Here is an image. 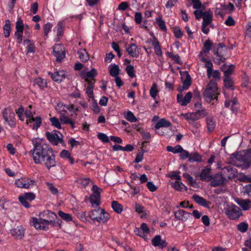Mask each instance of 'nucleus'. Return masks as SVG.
<instances>
[{
  "label": "nucleus",
  "instance_id": "obj_10",
  "mask_svg": "<svg viewBox=\"0 0 251 251\" xmlns=\"http://www.w3.org/2000/svg\"><path fill=\"white\" fill-rule=\"evenodd\" d=\"M15 184L18 188L30 189L32 188L33 186L36 185V182L35 180L28 177H24L16 179L15 182Z\"/></svg>",
  "mask_w": 251,
  "mask_h": 251
},
{
  "label": "nucleus",
  "instance_id": "obj_64",
  "mask_svg": "<svg viewBox=\"0 0 251 251\" xmlns=\"http://www.w3.org/2000/svg\"><path fill=\"white\" fill-rule=\"evenodd\" d=\"M225 24L228 26H233L235 25V22L231 16H229L226 20Z\"/></svg>",
  "mask_w": 251,
  "mask_h": 251
},
{
  "label": "nucleus",
  "instance_id": "obj_13",
  "mask_svg": "<svg viewBox=\"0 0 251 251\" xmlns=\"http://www.w3.org/2000/svg\"><path fill=\"white\" fill-rule=\"evenodd\" d=\"M181 75L183 85L182 86H179L177 88V90L180 93H182L185 90L188 89L191 84V78L188 72H184Z\"/></svg>",
  "mask_w": 251,
  "mask_h": 251
},
{
  "label": "nucleus",
  "instance_id": "obj_20",
  "mask_svg": "<svg viewBox=\"0 0 251 251\" xmlns=\"http://www.w3.org/2000/svg\"><path fill=\"white\" fill-rule=\"evenodd\" d=\"M231 157H232V158H235L237 160L245 163V167L247 168V160L246 151H241L232 153Z\"/></svg>",
  "mask_w": 251,
  "mask_h": 251
},
{
  "label": "nucleus",
  "instance_id": "obj_18",
  "mask_svg": "<svg viewBox=\"0 0 251 251\" xmlns=\"http://www.w3.org/2000/svg\"><path fill=\"white\" fill-rule=\"evenodd\" d=\"M66 26V23L64 21H61L58 22L57 25L55 27L54 30H57V33L56 37L55 38V42H58L60 40V38L64 34V30Z\"/></svg>",
  "mask_w": 251,
  "mask_h": 251
},
{
  "label": "nucleus",
  "instance_id": "obj_32",
  "mask_svg": "<svg viewBox=\"0 0 251 251\" xmlns=\"http://www.w3.org/2000/svg\"><path fill=\"white\" fill-rule=\"evenodd\" d=\"M237 203L244 210H247L251 207V201L249 199L238 200Z\"/></svg>",
  "mask_w": 251,
  "mask_h": 251
},
{
  "label": "nucleus",
  "instance_id": "obj_44",
  "mask_svg": "<svg viewBox=\"0 0 251 251\" xmlns=\"http://www.w3.org/2000/svg\"><path fill=\"white\" fill-rule=\"evenodd\" d=\"M224 86L228 89L233 90V82L231 77H225L224 79Z\"/></svg>",
  "mask_w": 251,
  "mask_h": 251
},
{
  "label": "nucleus",
  "instance_id": "obj_35",
  "mask_svg": "<svg viewBox=\"0 0 251 251\" xmlns=\"http://www.w3.org/2000/svg\"><path fill=\"white\" fill-rule=\"evenodd\" d=\"M96 81H89V83H87V86L86 87V94L89 98H94L93 89L94 87V84Z\"/></svg>",
  "mask_w": 251,
  "mask_h": 251
},
{
  "label": "nucleus",
  "instance_id": "obj_60",
  "mask_svg": "<svg viewBox=\"0 0 251 251\" xmlns=\"http://www.w3.org/2000/svg\"><path fill=\"white\" fill-rule=\"evenodd\" d=\"M98 138L103 143H108L109 142L108 136L104 133H99L98 134Z\"/></svg>",
  "mask_w": 251,
  "mask_h": 251
},
{
  "label": "nucleus",
  "instance_id": "obj_43",
  "mask_svg": "<svg viewBox=\"0 0 251 251\" xmlns=\"http://www.w3.org/2000/svg\"><path fill=\"white\" fill-rule=\"evenodd\" d=\"M58 215L62 220L66 222L72 221L73 218L72 216L68 213H64V212L60 210L58 212Z\"/></svg>",
  "mask_w": 251,
  "mask_h": 251
},
{
  "label": "nucleus",
  "instance_id": "obj_41",
  "mask_svg": "<svg viewBox=\"0 0 251 251\" xmlns=\"http://www.w3.org/2000/svg\"><path fill=\"white\" fill-rule=\"evenodd\" d=\"M109 219V214L106 212L104 210L102 211V213L100 214V215L98 217V220L96 221L98 222L105 223Z\"/></svg>",
  "mask_w": 251,
  "mask_h": 251
},
{
  "label": "nucleus",
  "instance_id": "obj_29",
  "mask_svg": "<svg viewBox=\"0 0 251 251\" xmlns=\"http://www.w3.org/2000/svg\"><path fill=\"white\" fill-rule=\"evenodd\" d=\"M16 29L15 34H22L23 35V31L24 30V25L23 21L21 18H18L16 23Z\"/></svg>",
  "mask_w": 251,
  "mask_h": 251
},
{
  "label": "nucleus",
  "instance_id": "obj_34",
  "mask_svg": "<svg viewBox=\"0 0 251 251\" xmlns=\"http://www.w3.org/2000/svg\"><path fill=\"white\" fill-rule=\"evenodd\" d=\"M152 45L154 48L155 54L158 56H161L162 55V52L161 49V47L159 45V42L155 37L153 38Z\"/></svg>",
  "mask_w": 251,
  "mask_h": 251
},
{
  "label": "nucleus",
  "instance_id": "obj_37",
  "mask_svg": "<svg viewBox=\"0 0 251 251\" xmlns=\"http://www.w3.org/2000/svg\"><path fill=\"white\" fill-rule=\"evenodd\" d=\"M206 123L208 130L209 131H213L215 127V121L212 116H208L206 118Z\"/></svg>",
  "mask_w": 251,
  "mask_h": 251
},
{
  "label": "nucleus",
  "instance_id": "obj_51",
  "mask_svg": "<svg viewBox=\"0 0 251 251\" xmlns=\"http://www.w3.org/2000/svg\"><path fill=\"white\" fill-rule=\"evenodd\" d=\"M173 188L177 191H181L183 189L187 190V187L181 182L177 181L173 184Z\"/></svg>",
  "mask_w": 251,
  "mask_h": 251
},
{
  "label": "nucleus",
  "instance_id": "obj_16",
  "mask_svg": "<svg viewBox=\"0 0 251 251\" xmlns=\"http://www.w3.org/2000/svg\"><path fill=\"white\" fill-rule=\"evenodd\" d=\"M48 75L53 81L57 82H61L66 76V72L64 70L56 71L54 73L49 72Z\"/></svg>",
  "mask_w": 251,
  "mask_h": 251
},
{
  "label": "nucleus",
  "instance_id": "obj_47",
  "mask_svg": "<svg viewBox=\"0 0 251 251\" xmlns=\"http://www.w3.org/2000/svg\"><path fill=\"white\" fill-rule=\"evenodd\" d=\"M167 54L168 55L169 57L171 58L172 59L174 60L176 63L180 65L182 64V62L180 59V57L178 54L174 55L173 52H167Z\"/></svg>",
  "mask_w": 251,
  "mask_h": 251
},
{
  "label": "nucleus",
  "instance_id": "obj_57",
  "mask_svg": "<svg viewBox=\"0 0 251 251\" xmlns=\"http://www.w3.org/2000/svg\"><path fill=\"white\" fill-rule=\"evenodd\" d=\"M31 222L32 223V225L37 229H41V224H40V219L38 220L35 217H33L31 219Z\"/></svg>",
  "mask_w": 251,
  "mask_h": 251
},
{
  "label": "nucleus",
  "instance_id": "obj_3",
  "mask_svg": "<svg viewBox=\"0 0 251 251\" xmlns=\"http://www.w3.org/2000/svg\"><path fill=\"white\" fill-rule=\"evenodd\" d=\"M217 84L213 80L210 81L203 95L206 100L211 101L212 100L217 99L219 95Z\"/></svg>",
  "mask_w": 251,
  "mask_h": 251
},
{
  "label": "nucleus",
  "instance_id": "obj_38",
  "mask_svg": "<svg viewBox=\"0 0 251 251\" xmlns=\"http://www.w3.org/2000/svg\"><path fill=\"white\" fill-rule=\"evenodd\" d=\"M188 160L191 163L195 162H201V156L197 152L191 153L189 155Z\"/></svg>",
  "mask_w": 251,
  "mask_h": 251
},
{
  "label": "nucleus",
  "instance_id": "obj_19",
  "mask_svg": "<svg viewBox=\"0 0 251 251\" xmlns=\"http://www.w3.org/2000/svg\"><path fill=\"white\" fill-rule=\"evenodd\" d=\"M224 176L225 175L227 176L228 179L234 178L237 174V169L231 166H228L224 167L222 169Z\"/></svg>",
  "mask_w": 251,
  "mask_h": 251
},
{
  "label": "nucleus",
  "instance_id": "obj_9",
  "mask_svg": "<svg viewBox=\"0 0 251 251\" xmlns=\"http://www.w3.org/2000/svg\"><path fill=\"white\" fill-rule=\"evenodd\" d=\"M52 54L56 58V61L61 63L65 57L66 50L62 44H55L53 48Z\"/></svg>",
  "mask_w": 251,
  "mask_h": 251
},
{
  "label": "nucleus",
  "instance_id": "obj_21",
  "mask_svg": "<svg viewBox=\"0 0 251 251\" xmlns=\"http://www.w3.org/2000/svg\"><path fill=\"white\" fill-rule=\"evenodd\" d=\"M175 216L176 219L185 222L188 218L192 217V214L183 210L179 209L175 212Z\"/></svg>",
  "mask_w": 251,
  "mask_h": 251
},
{
  "label": "nucleus",
  "instance_id": "obj_52",
  "mask_svg": "<svg viewBox=\"0 0 251 251\" xmlns=\"http://www.w3.org/2000/svg\"><path fill=\"white\" fill-rule=\"evenodd\" d=\"M157 86L156 83H153L150 89V95L152 97L153 99H155L156 98V96L157 95V93L158 92V91L157 89Z\"/></svg>",
  "mask_w": 251,
  "mask_h": 251
},
{
  "label": "nucleus",
  "instance_id": "obj_54",
  "mask_svg": "<svg viewBox=\"0 0 251 251\" xmlns=\"http://www.w3.org/2000/svg\"><path fill=\"white\" fill-rule=\"evenodd\" d=\"M126 71L130 77L133 78L135 76L134 67L133 66L130 65H128L126 68Z\"/></svg>",
  "mask_w": 251,
  "mask_h": 251
},
{
  "label": "nucleus",
  "instance_id": "obj_27",
  "mask_svg": "<svg viewBox=\"0 0 251 251\" xmlns=\"http://www.w3.org/2000/svg\"><path fill=\"white\" fill-rule=\"evenodd\" d=\"M102 211H104V209L99 207L97 209L92 210L89 212L88 216L93 221H96L98 220V217L100 214L102 213Z\"/></svg>",
  "mask_w": 251,
  "mask_h": 251
},
{
  "label": "nucleus",
  "instance_id": "obj_17",
  "mask_svg": "<svg viewBox=\"0 0 251 251\" xmlns=\"http://www.w3.org/2000/svg\"><path fill=\"white\" fill-rule=\"evenodd\" d=\"M192 98V93L190 92L187 93L184 98L182 94L180 92L177 95V101L181 105L186 106L190 102Z\"/></svg>",
  "mask_w": 251,
  "mask_h": 251
},
{
  "label": "nucleus",
  "instance_id": "obj_14",
  "mask_svg": "<svg viewBox=\"0 0 251 251\" xmlns=\"http://www.w3.org/2000/svg\"><path fill=\"white\" fill-rule=\"evenodd\" d=\"M210 181V186L215 187L224 185L226 181V178L223 175L217 173L214 176H212Z\"/></svg>",
  "mask_w": 251,
  "mask_h": 251
},
{
  "label": "nucleus",
  "instance_id": "obj_1",
  "mask_svg": "<svg viewBox=\"0 0 251 251\" xmlns=\"http://www.w3.org/2000/svg\"><path fill=\"white\" fill-rule=\"evenodd\" d=\"M31 152L35 164L43 163L49 170L56 166L55 155L49 145L36 142L34 144L33 149Z\"/></svg>",
  "mask_w": 251,
  "mask_h": 251
},
{
  "label": "nucleus",
  "instance_id": "obj_24",
  "mask_svg": "<svg viewBox=\"0 0 251 251\" xmlns=\"http://www.w3.org/2000/svg\"><path fill=\"white\" fill-rule=\"evenodd\" d=\"M12 235L17 239H22L24 236V229L22 226H18L11 230Z\"/></svg>",
  "mask_w": 251,
  "mask_h": 251
},
{
  "label": "nucleus",
  "instance_id": "obj_12",
  "mask_svg": "<svg viewBox=\"0 0 251 251\" xmlns=\"http://www.w3.org/2000/svg\"><path fill=\"white\" fill-rule=\"evenodd\" d=\"M97 75V72L94 68L91 69L90 71L86 72L81 71L79 72V76L83 79L85 82L89 83V81H96L95 77Z\"/></svg>",
  "mask_w": 251,
  "mask_h": 251
},
{
  "label": "nucleus",
  "instance_id": "obj_53",
  "mask_svg": "<svg viewBox=\"0 0 251 251\" xmlns=\"http://www.w3.org/2000/svg\"><path fill=\"white\" fill-rule=\"evenodd\" d=\"M40 224L41 229L47 230L49 229V220L46 219L40 218Z\"/></svg>",
  "mask_w": 251,
  "mask_h": 251
},
{
  "label": "nucleus",
  "instance_id": "obj_39",
  "mask_svg": "<svg viewBox=\"0 0 251 251\" xmlns=\"http://www.w3.org/2000/svg\"><path fill=\"white\" fill-rule=\"evenodd\" d=\"M225 67H226V65L224 64V65H222V66L221 67L222 70L223 71H224V72L225 77H230L231 75L233 73V72L234 71V69L235 67L234 65H231L229 66L228 68H227V69L226 70L224 71L223 70L224 68Z\"/></svg>",
  "mask_w": 251,
  "mask_h": 251
},
{
  "label": "nucleus",
  "instance_id": "obj_22",
  "mask_svg": "<svg viewBox=\"0 0 251 251\" xmlns=\"http://www.w3.org/2000/svg\"><path fill=\"white\" fill-rule=\"evenodd\" d=\"M211 168L210 167L201 170V173L200 175L201 180L205 181H209L211 180L212 176L211 175Z\"/></svg>",
  "mask_w": 251,
  "mask_h": 251
},
{
  "label": "nucleus",
  "instance_id": "obj_58",
  "mask_svg": "<svg viewBox=\"0 0 251 251\" xmlns=\"http://www.w3.org/2000/svg\"><path fill=\"white\" fill-rule=\"evenodd\" d=\"M248 225L245 222L240 223L237 226L238 229L241 232H245L248 230Z\"/></svg>",
  "mask_w": 251,
  "mask_h": 251
},
{
  "label": "nucleus",
  "instance_id": "obj_36",
  "mask_svg": "<svg viewBox=\"0 0 251 251\" xmlns=\"http://www.w3.org/2000/svg\"><path fill=\"white\" fill-rule=\"evenodd\" d=\"M11 22L9 20H7L5 22V24L3 27V33L5 38H7L10 36L11 30Z\"/></svg>",
  "mask_w": 251,
  "mask_h": 251
},
{
  "label": "nucleus",
  "instance_id": "obj_8",
  "mask_svg": "<svg viewBox=\"0 0 251 251\" xmlns=\"http://www.w3.org/2000/svg\"><path fill=\"white\" fill-rule=\"evenodd\" d=\"M92 190L93 193L89 198L90 201L93 207H98L100 203V192L101 190L98 186L94 185Z\"/></svg>",
  "mask_w": 251,
  "mask_h": 251
},
{
  "label": "nucleus",
  "instance_id": "obj_23",
  "mask_svg": "<svg viewBox=\"0 0 251 251\" xmlns=\"http://www.w3.org/2000/svg\"><path fill=\"white\" fill-rule=\"evenodd\" d=\"M128 54L131 57H137L139 55V51L137 50V46L134 44H130L126 49Z\"/></svg>",
  "mask_w": 251,
  "mask_h": 251
},
{
  "label": "nucleus",
  "instance_id": "obj_48",
  "mask_svg": "<svg viewBox=\"0 0 251 251\" xmlns=\"http://www.w3.org/2000/svg\"><path fill=\"white\" fill-rule=\"evenodd\" d=\"M156 22L161 30L164 31L167 30L165 22L162 20L161 17H159L156 19Z\"/></svg>",
  "mask_w": 251,
  "mask_h": 251
},
{
  "label": "nucleus",
  "instance_id": "obj_40",
  "mask_svg": "<svg viewBox=\"0 0 251 251\" xmlns=\"http://www.w3.org/2000/svg\"><path fill=\"white\" fill-rule=\"evenodd\" d=\"M111 206L114 211L117 213H121L123 211V206L117 201H112Z\"/></svg>",
  "mask_w": 251,
  "mask_h": 251
},
{
  "label": "nucleus",
  "instance_id": "obj_56",
  "mask_svg": "<svg viewBox=\"0 0 251 251\" xmlns=\"http://www.w3.org/2000/svg\"><path fill=\"white\" fill-rule=\"evenodd\" d=\"M53 25L50 23H47L43 26L44 34L45 36H48L49 33L51 30Z\"/></svg>",
  "mask_w": 251,
  "mask_h": 251
},
{
  "label": "nucleus",
  "instance_id": "obj_25",
  "mask_svg": "<svg viewBox=\"0 0 251 251\" xmlns=\"http://www.w3.org/2000/svg\"><path fill=\"white\" fill-rule=\"evenodd\" d=\"M39 216L40 218L46 219V220L57 218V215L54 212L48 210H44L40 213Z\"/></svg>",
  "mask_w": 251,
  "mask_h": 251
},
{
  "label": "nucleus",
  "instance_id": "obj_45",
  "mask_svg": "<svg viewBox=\"0 0 251 251\" xmlns=\"http://www.w3.org/2000/svg\"><path fill=\"white\" fill-rule=\"evenodd\" d=\"M205 67L207 68V75L208 78L212 76V73L213 72V64L210 60H208L205 64Z\"/></svg>",
  "mask_w": 251,
  "mask_h": 251
},
{
  "label": "nucleus",
  "instance_id": "obj_4",
  "mask_svg": "<svg viewBox=\"0 0 251 251\" xmlns=\"http://www.w3.org/2000/svg\"><path fill=\"white\" fill-rule=\"evenodd\" d=\"M47 139L50 143L54 146H57L58 144L65 146V143L63 139L62 134L58 130H54L51 132L47 131L45 133Z\"/></svg>",
  "mask_w": 251,
  "mask_h": 251
},
{
  "label": "nucleus",
  "instance_id": "obj_59",
  "mask_svg": "<svg viewBox=\"0 0 251 251\" xmlns=\"http://www.w3.org/2000/svg\"><path fill=\"white\" fill-rule=\"evenodd\" d=\"M161 240V236L156 235L152 239V244L155 247H158L160 246Z\"/></svg>",
  "mask_w": 251,
  "mask_h": 251
},
{
  "label": "nucleus",
  "instance_id": "obj_49",
  "mask_svg": "<svg viewBox=\"0 0 251 251\" xmlns=\"http://www.w3.org/2000/svg\"><path fill=\"white\" fill-rule=\"evenodd\" d=\"M50 121L51 124V125L58 129L61 128V125L59 119L55 117L50 118Z\"/></svg>",
  "mask_w": 251,
  "mask_h": 251
},
{
  "label": "nucleus",
  "instance_id": "obj_33",
  "mask_svg": "<svg viewBox=\"0 0 251 251\" xmlns=\"http://www.w3.org/2000/svg\"><path fill=\"white\" fill-rule=\"evenodd\" d=\"M171 125V123L167 121L165 119L163 118L160 119L158 122L156 123L155 125L154 128L155 129H159L161 127H167Z\"/></svg>",
  "mask_w": 251,
  "mask_h": 251
},
{
  "label": "nucleus",
  "instance_id": "obj_6",
  "mask_svg": "<svg viewBox=\"0 0 251 251\" xmlns=\"http://www.w3.org/2000/svg\"><path fill=\"white\" fill-rule=\"evenodd\" d=\"M224 210L226 215L231 220L237 219L242 215L241 209L235 204L226 205Z\"/></svg>",
  "mask_w": 251,
  "mask_h": 251
},
{
  "label": "nucleus",
  "instance_id": "obj_26",
  "mask_svg": "<svg viewBox=\"0 0 251 251\" xmlns=\"http://www.w3.org/2000/svg\"><path fill=\"white\" fill-rule=\"evenodd\" d=\"M193 199L199 204L205 207H208L210 202H208L203 198L199 196L197 194L193 195Z\"/></svg>",
  "mask_w": 251,
  "mask_h": 251
},
{
  "label": "nucleus",
  "instance_id": "obj_28",
  "mask_svg": "<svg viewBox=\"0 0 251 251\" xmlns=\"http://www.w3.org/2000/svg\"><path fill=\"white\" fill-rule=\"evenodd\" d=\"M202 19V24L209 25L211 23L213 19L212 12L210 10L204 12Z\"/></svg>",
  "mask_w": 251,
  "mask_h": 251
},
{
  "label": "nucleus",
  "instance_id": "obj_62",
  "mask_svg": "<svg viewBox=\"0 0 251 251\" xmlns=\"http://www.w3.org/2000/svg\"><path fill=\"white\" fill-rule=\"evenodd\" d=\"M247 160V168L250 167L251 165V149L246 151Z\"/></svg>",
  "mask_w": 251,
  "mask_h": 251
},
{
  "label": "nucleus",
  "instance_id": "obj_46",
  "mask_svg": "<svg viewBox=\"0 0 251 251\" xmlns=\"http://www.w3.org/2000/svg\"><path fill=\"white\" fill-rule=\"evenodd\" d=\"M110 75L113 77H117L119 74L120 69L118 65L114 64L109 70Z\"/></svg>",
  "mask_w": 251,
  "mask_h": 251
},
{
  "label": "nucleus",
  "instance_id": "obj_42",
  "mask_svg": "<svg viewBox=\"0 0 251 251\" xmlns=\"http://www.w3.org/2000/svg\"><path fill=\"white\" fill-rule=\"evenodd\" d=\"M89 59V55L85 49H79V59L83 61L86 62Z\"/></svg>",
  "mask_w": 251,
  "mask_h": 251
},
{
  "label": "nucleus",
  "instance_id": "obj_7",
  "mask_svg": "<svg viewBox=\"0 0 251 251\" xmlns=\"http://www.w3.org/2000/svg\"><path fill=\"white\" fill-rule=\"evenodd\" d=\"M2 117L5 124L12 128L16 126L15 114L10 107L5 108L2 111Z\"/></svg>",
  "mask_w": 251,
  "mask_h": 251
},
{
  "label": "nucleus",
  "instance_id": "obj_5",
  "mask_svg": "<svg viewBox=\"0 0 251 251\" xmlns=\"http://www.w3.org/2000/svg\"><path fill=\"white\" fill-rule=\"evenodd\" d=\"M218 47H214V53L216 54L217 57L214 59L215 63L220 64V62H224L226 58L224 57L227 52V48L225 45L221 43L218 44Z\"/></svg>",
  "mask_w": 251,
  "mask_h": 251
},
{
  "label": "nucleus",
  "instance_id": "obj_2",
  "mask_svg": "<svg viewBox=\"0 0 251 251\" xmlns=\"http://www.w3.org/2000/svg\"><path fill=\"white\" fill-rule=\"evenodd\" d=\"M78 98V93H74L70 96V104L69 105L63 104L62 103H58L56 107V110L60 114V121L62 124H70L72 128H74V123L69 118L70 116H76V112L78 110V106L75 104L76 100Z\"/></svg>",
  "mask_w": 251,
  "mask_h": 251
},
{
  "label": "nucleus",
  "instance_id": "obj_11",
  "mask_svg": "<svg viewBox=\"0 0 251 251\" xmlns=\"http://www.w3.org/2000/svg\"><path fill=\"white\" fill-rule=\"evenodd\" d=\"M36 198V195L32 192H27L25 193L23 195H20L18 197V200L20 203L25 208H28L30 205L27 201H31Z\"/></svg>",
  "mask_w": 251,
  "mask_h": 251
},
{
  "label": "nucleus",
  "instance_id": "obj_55",
  "mask_svg": "<svg viewBox=\"0 0 251 251\" xmlns=\"http://www.w3.org/2000/svg\"><path fill=\"white\" fill-rule=\"evenodd\" d=\"M125 117L127 120L130 122H136L137 121V119L131 111L127 112Z\"/></svg>",
  "mask_w": 251,
  "mask_h": 251
},
{
  "label": "nucleus",
  "instance_id": "obj_31",
  "mask_svg": "<svg viewBox=\"0 0 251 251\" xmlns=\"http://www.w3.org/2000/svg\"><path fill=\"white\" fill-rule=\"evenodd\" d=\"M24 45L26 46L27 53H34L35 46L33 42L29 39H25L23 42Z\"/></svg>",
  "mask_w": 251,
  "mask_h": 251
},
{
  "label": "nucleus",
  "instance_id": "obj_15",
  "mask_svg": "<svg viewBox=\"0 0 251 251\" xmlns=\"http://www.w3.org/2000/svg\"><path fill=\"white\" fill-rule=\"evenodd\" d=\"M42 119L40 116H36L31 119H26L25 124L33 130H37L41 126Z\"/></svg>",
  "mask_w": 251,
  "mask_h": 251
},
{
  "label": "nucleus",
  "instance_id": "obj_50",
  "mask_svg": "<svg viewBox=\"0 0 251 251\" xmlns=\"http://www.w3.org/2000/svg\"><path fill=\"white\" fill-rule=\"evenodd\" d=\"M212 43L211 41L209 39L207 40L203 44V48L202 51L204 53H208L211 50Z\"/></svg>",
  "mask_w": 251,
  "mask_h": 251
},
{
  "label": "nucleus",
  "instance_id": "obj_61",
  "mask_svg": "<svg viewBox=\"0 0 251 251\" xmlns=\"http://www.w3.org/2000/svg\"><path fill=\"white\" fill-rule=\"evenodd\" d=\"M60 156L62 158L67 160L71 155L69 151L63 150L61 151Z\"/></svg>",
  "mask_w": 251,
  "mask_h": 251
},
{
  "label": "nucleus",
  "instance_id": "obj_63",
  "mask_svg": "<svg viewBox=\"0 0 251 251\" xmlns=\"http://www.w3.org/2000/svg\"><path fill=\"white\" fill-rule=\"evenodd\" d=\"M142 15L141 12H136L135 14L134 20L137 24H140L142 21Z\"/></svg>",
  "mask_w": 251,
  "mask_h": 251
},
{
  "label": "nucleus",
  "instance_id": "obj_30",
  "mask_svg": "<svg viewBox=\"0 0 251 251\" xmlns=\"http://www.w3.org/2000/svg\"><path fill=\"white\" fill-rule=\"evenodd\" d=\"M34 85H37L41 90L47 87V82L46 79L41 77L35 78L33 80Z\"/></svg>",
  "mask_w": 251,
  "mask_h": 251
}]
</instances>
